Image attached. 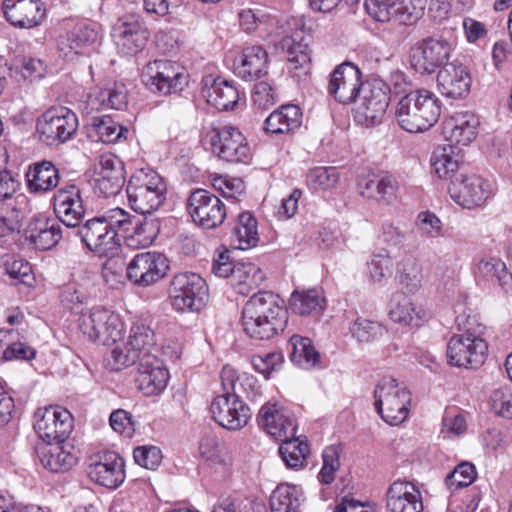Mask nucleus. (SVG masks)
<instances>
[{
  "label": "nucleus",
  "mask_w": 512,
  "mask_h": 512,
  "mask_svg": "<svg viewBox=\"0 0 512 512\" xmlns=\"http://www.w3.org/2000/svg\"><path fill=\"white\" fill-rule=\"evenodd\" d=\"M396 279L406 293H416L422 286V267L413 256H405L396 267Z\"/></svg>",
  "instance_id": "obj_43"
},
{
  "label": "nucleus",
  "mask_w": 512,
  "mask_h": 512,
  "mask_svg": "<svg viewBox=\"0 0 512 512\" xmlns=\"http://www.w3.org/2000/svg\"><path fill=\"white\" fill-rule=\"evenodd\" d=\"M265 280L262 270L250 262H237L230 282L236 293L246 296L257 289Z\"/></svg>",
  "instance_id": "obj_41"
},
{
  "label": "nucleus",
  "mask_w": 512,
  "mask_h": 512,
  "mask_svg": "<svg viewBox=\"0 0 512 512\" xmlns=\"http://www.w3.org/2000/svg\"><path fill=\"white\" fill-rule=\"evenodd\" d=\"M267 52L257 45L243 48L235 60L234 72L244 80H256L267 73Z\"/></svg>",
  "instance_id": "obj_34"
},
{
  "label": "nucleus",
  "mask_w": 512,
  "mask_h": 512,
  "mask_svg": "<svg viewBox=\"0 0 512 512\" xmlns=\"http://www.w3.org/2000/svg\"><path fill=\"white\" fill-rule=\"evenodd\" d=\"M393 266V259L386 252L373 254L368 263V271L371 279L375 282H380L382 279L390 277L392 275Z\"/></svg>",
  "instance_id": "obj_59"
},
{
  "label": "nucleus",
  "mask_w": 512,
  "mask_h": 512,
  "mask_svg": "<svg viewBox=\"0 0 512 512\" xmlns=\"http://www.w3.org/2000/svg\"><path fill=\"white\" fill-rule=\"evenodd\" d=\"M34 429L44 443L65 441L73 429V416L65 408H39L34 415Z\"/></svg>",
  "instance_id": "obj_13"
},
{
  "label": "nucleus",
  "mask_w": 512,
  "mask_h": 512,
  "mask_svg": "<svg viewBox=\"0 0 512 512\" xmlns=\"http://www.w3.org/2000/svg\"><path fill=\"white\" fill-rule=\"evenodd\" d=\"M128 92L123 83H114L99 92L98 99L100 103L111 109L122 110L128 103Z\"/></svg>",
  "instance_id": "obj_55"
},
{
  "label": "nucleus",
  "mask_w": 512,
  "mask_h": 512,
  "mask_svg": "<svg viewBox=\"0 0 512 512\" xmlns=\"http://www.w3.org/2000/svg\"><path fill=\"white\" fill-rule=\"evenodd\" d=\"M125 183L122 161L113 154H103L94 168L93 190L101 197L116 196Z\"/></svg>",
  "instance_id": "obj_18"
},
{
  "label": "nucleus",
  "mask_w": 512,
  "mask_h": 512,
  "mask_svg": "<svg viewBox=\"0 0 512 512\" xmlns=\"http://www.w3.org/2000/svg\"><path fill=\"white\" fill-rule=\"evenodd\" d=\"M493 412L501 417L512 418V385H505L495 389L489 399Z\"/></svg>",
  "instance_id": "obj_54"
},
{
  "label": "nucleus",
  "mask_w": 512,
  "mask_h": 512,
  "mask_svg": "<svg viewBox=\"0 0 512 512\" xmlns=\"http://www.w3.org/2000/svg\"><path fill=\"white\" fill-rule=\"evenodd\" d=\"M257 420L259 426L277 440L295 436L296 425L293 418L286 411L279 410L275 404L263 405Z\"/></svg>",
  "instance_id": "obj_30"
},
{
  "label": "nucleus",
  "mask_w": 512,
  "mask_h": 512,
  "mask_svg": "<svg viewBox=\"0 0 512 512\" xmlns=\"http://www.w3.org/2000/svg\"><path fill=\"white\" fill-rule=\"evenodd\" d=\"M169 299L178 312H199L208 298L205 280L196 273L184 272L173 276L168 289Z\"/></svg>",
  "instance_id": "obj_6"
},
{
  "label": "nucleus",
  "mask_w": 512,
  "mask_h": 512,
  "mask_svg": "<svg viewBox=\"0 0 512 512\" xmlns=\"http://www.w3.org/2000/svg\"><path fill=\"white\" fill-rule=\"evenodd\" d=\"M283 362V356L278 352H269L263 355H253L251 364L255 371L262 374L266 379L269 378L273 371L279 369Z\"/></svg>",
  "instance_id": "obj_62"
},
{
  "label": "nucleus",
  "mask_w": 512,
  "mask_h": 512,
  "mask_svg": "<svg viewBox=\"0 0 512 512\" xmlns=\"http://www.w3.org/2000/svg\"><path fill=\"white\" fill-rule=\"evenodd\" d=\"M302 124V112L293 104L282 105L265 120V130L271 134H289Z\"/></svg>",
  "instance_id": "obj_38"
},
{
  "label": "nucleus",
  "mask_w": 512,
  "mask_h": 512,
  "mask_svg": "<svg viewBox=\"0 0 512 512\" xmlns=\"http://www.w3.org/2000/svg\"><path fill=\"white\" fill-rule=\"evenodd\" d=\"M291 346L290 359L297 366L310 370L320 361V354L312 341L300 335H293L289 340Z\"/></svg>",
  "instance_id": "obj_45"
},
{
  "label": "nucleus",
  "mask_w": 512,
  "mask_h": 512,
  "mask_svg": "<svg viewBox=\"0 0 512 512\" xmlns=\"http://www.w3.org/2000/svg\"><path fill=\"white\" fill-rule=\"evenodd\" d=\"M130 214L121 208H113L102 216L94 217L80 224L68 233L78 237L91 251L99 255L112 254L119 244L120 230H127L131 225Z\"/></svg>",
  "instance_id": "obj_1"
},
{
  "label": "nucleus",
  "mask_w": 512,
  "mask_h": 512,
  "mask_svg": "<svg viewBox=\"0 0 512 512\" xmlns=\"http://www.w3.org/2000/svg\"><path fill=\"white\" fill-rule=\"evenodd\" d=\"M88 477L108 489L118 488L125 480L124 461L114 452H104L90 459Z\"/></svg>",
  "instance_id": "obj_21"
},
{
  "label": "nucleus",
  "mask_w": 512,
  "mask_h": 512,
  "mask_svg": "<svg viewBox=\"0 0 512 512\" xmlns=\"http://www.w3.org/2000/svg\"><path fill=\"white\" fill-rule=\"evenodd\" d=\"M25 234L36 249L49 250L62 239L63 230L57 221L41 215L34 217L29 222Z\"/></svg>",
  "instance_id": "obj_32"
},
{
  "label": "nucleus",
  "mask_w": 512,
  "mask_h": 512,
  "mask_svg": "<svg viewBox=\"0 0 512 512\" xmlns=\"http://www.w3.org/2000/svg\"><path fill=\"white\" fill-rule=\"evenodd\" d=\"M150 33L142 17L126 14L118 19L113 27V38L118 51L123 55H135L142 51Z\"/></svg>",
  "instance_id": "obj_15"
},
{
  "label": "nucleus",
  "mask_w": 512,
  "mask_h": 512,
  "mask_svg": "<svg viewBox=\"0 0 512 512\" xmlns=\"http://www.w3.org/2000/svg\"><path fill=\"white\" fill-rule=\"evenodd\" d=\"M169 269V261L160 252L136 254L127 266V277L140 287L150 286L163 278Z\"/></svg>",
  "instance_id": "obj_17"
},
{
  "label": "nucleus",
  "mask_w": 512,
  "mask_h": 512,
  "mask_svg": "<svg viewBox=\"0 0 512 512\" xmlns=\"http://www.w3.org/2000/svg\"><path fill=\"white\" fill-rule=\"evenodd\" d=\"M91 127L96 133L98 139L103 143H113L118 141L128 129L119 125L110 116H95L92 118Z\"/></svg>",
  "instance_id": "obj_51"
},
{
  "label": "nucleus",
  "mask_w": 512,
  "mask_h": 512,
  "mask_svg": "<svg viewBox=\"0 0 512 512\" xmlns=\"http://www.w3.org/2000/svg\"><path fill=\"white\" fill-rule=\"evenodd\" d=\"M22 219L23 215L19 209L0 203V237L19 231Z\"/></svg>",
  "instance_id": "obj_60"
},
{
  "label": "nucleus",
  "mask_w": 512,
  "mask_h": 512,
  "mask_svg": "<svg viewBox=\"0 0 512 512\" xmlns=\"http://www.w3.org/2000/svg\"><path fill=\"white\" fill-rule=\"evenodd\" d=\"M339 181V173L335 167H315L306 175V182L312 190H328L334 188Z\"/></svg>",
  "instance_id": "obj_53"
},
{
  "label": "nucleus",
  "mask_w": 512,
  "mask_h": 512,
  "mask_svg": "<svg viewBox=\"0 0 512 512\" xmlns=\"http://www.w3.org/2000/svg\"><path fill=\"white\" fill-rule=\"evenodd\" d=\"M325 296L320 289L295 290L289 299L291 311L297 315L319 314L325 307Z\"/></svg>",
  "instance_id": "obj_42"
},
{
  "label": "nucleus",
  "mask_w": 512,
  "mask_h": 512,
  "mask_svg": "<svg viewBox=\"0 0 512 512\" xmlns=\"http://www.w3.org/2000/svg\"><path fill=\"white\" fill-rule=\"evenodd\" d=\"M127 343L138 354L140 360L148 356H155L152 353L156 345L155 333L149 326L143 323L132 325Z\"/></svg>",
  "instance_id": "obj_47"
},
{
  "label": "nucleus",
  "mask_w": 512,
  "mask_h": 512,
  "mask_svg": "<svg viewBox=\"0 0 512 512\" xmlns=\"http://www.w3.org/2000/svg\"><path fill=\"white\" fill-rule=\"evenodd\" d=\"M417 230L427 238H437L442 233V221L431 211H422L415 222Z\"/></svg>",
  "instance_id": "obj_61"
},
{
  "label": "nucleus",
  "mask_w": 512,
  "mask_h": 512,
  "mask_svg": "<svg viewBox=\"0 0 512 512\" xmlns=\"http://www.w3.org/2000/svg\"><path fill=\"white\" fill-rule=\"evenodd\" d=\"M78 126V117L72 110L52 107L38 117L36 131L44 144L59 146L75 136Z\"/></svg>",
  "instance_id": "obj_7"
},
{
  "label": "nucleus",
  "mask_w": 512,
  "mask_h": 512,
  "mask_svg": "<svg viewBox=\"0 0 512 512\" xmlns=\"http://www.w3.org/2000/svg\"><path fill=\"white\" fill-rule=\"evenodd\" d=\"M432 171L440 179L454 180L456 171L459 168V161L455 148L452 144L438 146L434 149L430 158Z\"/></svg>",
  "instance_id": "obj_44"
},
{
  "label": "nucleus",
  "mask_w": 512,
  "mask_h": 512,
  "mask_svg": "<svg viewBox=\"0 0 512 512\" xmlns=\"http://www.w3.org/2000/svg\"><path fill=\"white\" fill-rule=\"evenodd\" d=\"M100 29L96 23H79L59 43L60 55L72 61L77 55H89L99 43Z\"/></svg>",
  "instance_id": "obj_22"
},
{
  "label": "nucleus",
  "mask_w": 512,
  "mask_h": 512,
  "mask_svg": "<svg viewBox=\"0 0 512 512\" xmlns=\"http://www.w3.org/2000/svg\"><path fill=\"white\" fill-rule=\"evenodd\" d=\"M133 457L138 465L154 470L161 463L162 453L156 446H141L134 449Z\"/></svg>",
  "instance_id": "obj_63"
},
{
  "label": "nucleus",
  "mask_w": 512,
  "mask_h": 512,
  "mask_svg": "<svg viewBox=\"0 0 512 512\" xmlns=\"http://www.w3.org/2000/svg\"><path fill=\"white\" fill-rule=\"evenodd\" d=\"M487 352V342L470 329L452 336L447 345L449 363L457 367L477 369L485 362Z\"/></svg>",
  "instance_id": "obj_10"
},
{
  "label": "nucleus",
  "mask_w": 512,
  "mask_h": 512,
  "mask_svg": "<svg viewBox=\"0 0 512 512\" xmlns=\"http://www.w3.org/2000/svg\"><path fill=\"white\" fill-rule=\"evenodd\" d=\"M233 235L237 242V248L247 250L255 247L259 241L257 221L249 212H243L233 228Z\"/></svg>",
  "instance_id": "obj_48"
},
{
  "label": "nucleus",
  "mask_w": 512,
  "mask_h": 512,
  "mask_svg": "<svg viewBox=\"0 0 512 512\" xmlns=\"http://www.w3.org/2000/svg\"><path fill=\"white\" fill-rule=\"evenodd\" d=\"M399 0H365L364 7L367 13L379 22H388L395 15Z\"/></svg>",
  "instance_id": "obj_58"
},
{
  "label": "nucleus",
  "mask_w": 512,
  "mask_h": 512,
  "mask_svg": "<svg viewBox=\"0 0 512 512\" xmlns=\"http://www.w3.org/2000/svg\"><path fill=\"white\" fill-rule=\"evenodd\" d=\"M126 192L130 207L141 215H151L166 200L164 178L152 169H138L130 177Z\"/></svg>",
  "instance_id": "obj_3"
},
{
  "label": "nucleus",
  "mask_w": 512,
  "mask_h": 512,
  "mask_svg": "<svg viewBox=\"0 0 512 512\" xmlns=\"http://www.w3.org/2000/svg\"><path fill=\"white\" fill-rule=\"evenodd\" d=\"M366 85L361 70L353 63L344 62L331 73L328 93L341 104L355 102Z\"/></svg>",
  "instance_id": "obj_16"
},
{
  "label": "nucleus",
  "mask_w": 512,
  "mask_h": 512,
  "mask_svg": "<svg viewBox=\"0 0 512 512\" xmlns=\"http://www.w3.org/2000/svg\"><path fill=\"white\" fill-rule=\"evenodd\" d=\"M79 329L89 340L102 345L115 343L121 336L123 323L113 311L94 307L79 318Z\"/></svg>",
  "instance_id": "obj_9"
},
{
  "label": "nucleus",
  "mask_w": 512,
  "mask_h": 512,
  "mask_svg": "<svg viewBox=\"0 0 512 512\" xmlns=\"http://www.w3.org/2000/svg\"><path fill=\"white\" fill-rule=\"evenodd\" d=\"M188 213L204 229H215L226 218L225 204L205 189H196L187 199Z\"/></svg>",
  "instance_id": "obj_12"
},
{
  "label": "nucleus",
  "mask_w": 512,
  "mask_h": 512,
  "mask_svg": "<svg viewBox=\"0 0 512 512\" xmlns=\"http://www.w3.org/2000/svg\"><path fill=\"white\" fill-rule=\"evenodd\" d=\"M25 176L29 191L35 194H44L54 190L60 181L58 168L47 160L31 164Z\"/></svg>",
  "instance_id": "obj_35"
},
{
  "label": "nucleus",
  "mask_w": 512,
  "mask_h": 512,
  "mask_svg": "<svg viewBox=\"0 0 512 512\" xmlns=\"http://www.w3.org/2000/svg\"><path fill=\"white\" fill-rule=\"evenodd\" d=\"M448 191L454 202L466 209L483 205L492 193L490 183L475 174L456 177Z\"/></svg>",
  "instance_id": "obj_19"
},
{
  "label": "nucleus",
  "mask_w": 512,
  "mask_h": 512,
  "mask_svg": "<svg viewBox=\"0 0 512 512\" xmlns=\"http://www.w3.org/2000/svg\"><path fill=\"white\" fill-rule=\"evenodd\" d=\"M358 185L361 195L367 199L390 204L396 198L397 183L390 175L364 178Z\"/></svg>",
  "instance_id": "obj_39"
},
{
  "label": "nucleus",
  "mask_w": 512,
  "mask_h": 512,
  "mask_svg": "<svg viewBox=\"0 0 512 512\" xmlns=\"http://www.w3.org/2000/svg\"><path fill=\"white\" fill-rule=\"evenodd\" d=\"M37 455L42 466L53 473H64L77 463L74 447L66 440L40 444Z\"/></svg>",
  "instance_id": "obj_29"
},
{
  "label": "nucleus",
  "mask_w": 512,
  "mask_h": 512,
  "mask_svg": "<svg viewBox=\"0 0 512 512\" xmlns=\"http://www.w3.org/2000/svg\"><path fill=\"white\" fill-rule=\"evenodd\" d=\"M478 272L487 281L498 283L505 292L512 289V274L507 271L505 263L500 259L481 260L478 264Z\"/></svg>",
  "instance_id": "obj_49"
},
{
  "label": "nucleus",
  "mask_w": 512,
  "mask_h": 512,
  "mask_svg": "<svg viewBox=\"0 0 512 512\" xmlns=\"http://www.w3.org/2000/svg\"><path fill=\"white\" fill-rule=\"evenodd\" d=\"M441 114L439 99L428 90L407 93L397 104L396 118L402 129L410 133L429 130Z\"/></svg>",
  "instance_id": "obj_2"
},
{
  "label": "nucleus",
  "mask_w": 512,
  "mask_h": 512,
  "mask_svg": "<svg viewBox=\"0 0 512 512\" xmlns=\"http://www.w3.org/2000/svg\"><path fill=\"white\" fill-rule=\"evenodd\" d=\"M183 68L176 62L159 59L147 63L141 74L142 83L152 92L167 95L182 89Z\"/></svg>",
  "instance_id": "obj_11"
},
{
  "label": "nucleus",
  "mask_w": 512,
  "mask_h": 512,
  "mask_svg": "<svg viewBox=\"0 0 512 512\" xmlns=\"http://www.w3.org/2000/svg\"><path fill=\"white\" fill-rule=\"evenodd\" d=\"M3 12L13 26L24 29L40 25L45 18L41 0H4Z\"/></svg>",
  "instance_id": "obj_24"
},
{
  "label": "nucleus",
  "mask_w": 512,
  "mask_h": 512,
  "mask_svg": "<svg viewBox=\"0 0 512 512\" xmlns=\"http://www.w3.org/2000/svg\"><path fill=\"white\" fill-rule=\"evenodd\" d=\"M476 470L474 465L463 462L456 466L454 470L446 477L445 483L450 490L467 487L474 482Z\"/></svg>",
  "instance_id": "obj_57"
},
{
  "label": "nucleus",
  "mask_w": 512,
  "mask_h": 512,
  "mask_svg": "<svg viewBox=\"0 0 512 512\" xmlns=\"http://www.w3.org/2000/svg\"><path fill=\"white\" fill-rule=\"evenodd\" d=\"M213 419L227 430H239L249 421V407L235 393L215 397L210 405Z\"/></svg>",
  "instance_id": "obj_20"
},
{
  "label": "nucleus",
  "mask_w": 512,
  "mask_h": 512,
  "mask_svg": "<svg viewBox=\"0 0 512 512\" xmlns=\"http://www.w3.org/2000/svg\"><path fill=\"white\" fill-rule=\"evenodd\" d=\"M202 141L222 161L247 164L251 160L246 138L238 128L231 125L209 127Z\"/></svg>",
  "instance_id": "obj_4"
},
{
  "label": "nucleus",
  "mask_w": 512,
  "mask_h": 512,
  "mask_svg": "<svg viewBox=\"0 0 512 512\" xmlns=\"http://www.w3.org/2000/svg\"><path fill=\"white\" fill-rule=\"evenodd\" d=\"M110 426L112 429L124 435L127 438H131L135 433V422L132 419L130 413L123 409L115 410L111 413L110 418Z\"/></svg>",
  "instance_id": "obj_64"
},
{
  "label": "nucleus",
  "mask_w": 512,
  "mask_h": 512,
  "mask_svg": "<svg viewBox=\"0 0 512 512\" xmlns=\"http://www.w3.org/2000/svg\"><path fill=\"white\" fill-rule=\"evenodd\" d=\"M387 509L391 512H422L419 490L408 481H395L387 491Z\"/></svg>",
  "instance_id": "obj_31"
},
{
  "label": "nucleus",
  "mask_w": 512,
  "mask_h": 512,
  "mask_svg": "<svg viewBox=\"0 0 512 512\" xmlns=\"http://www.w3.org/2000/svg\"><path fill=\"white\" fill-rule=\"evenodd\" d=\"M305 497L301 487L282 483L272 492L269 504L271 512H300Z\"/></svg>",
  "instance_id": "obj_40"
},
{
  "label": "nucleus",
  "mask_w": 512,
  "mask_h": 512,
  "mask_svg": "<svg viewBox=\"0 0 512 512\" xmlns=\"http://www.w3.org/2000/svg\"><path fill=\"white\" fill-rule=\"evenodd\" d=\"M131 225L127 230H120L125 239V244L133 249L146 248L153 244L160 231V225L156 219L144 218L143 220L130 215Z\"/></svg>",
  "instance_id": "obj_37"
},
{
  "label": "nucleus",
  "mask_w": 512,
  "mask_h": 512,
  "mask_svg": "<svg viewBox=\"0 0 512 512\" xmlns=\"http://www.w3.org/2000/svg\"><path fill=\"white\" fill-rule=\"evenodd\" d=\"M273 319V324L279 322V317L288 319V313L283 306V300L270 291H258L245 303L241 319Z\"/></svg>",
  "instance_id": "obj_26"
},
{
  "label": "nucleus",
  "mask_w": 512,
  "mask_h": 512,
  "mask_svg": "<svg viewBox=\"0 0 512 512\" xmlns=\"http://www.w3.org/2000/svg\"><path fill=\"white\" fill-rule=\"evenodd\" d=\"M390 96L382 82H366L356 99L355 119L365 126L380 122L389 105Z\"/></svg>",
  "instance_id": "obj_14"
},
{
  "label": "nucleus",
  "mask_w": 512,
  "mask_h": 512,
  "mask_svg": "<svg viewBox=\"0 0 512 512\" xmlns=\"http://www.w3.org/2000/svg\"><path fill=\"white\" fill-rule=\"evenodd\" d=\"M374 397L375 409L386 423L399 425L407 419L411 395L395 378L383 377L374 390Z\"/></svg>",
  "instance_id": "obj_5"
},
{
  "label": "nucleus",
  "mask_w": 512,
  "mask_h": 512,
  "mask_svg": "<svg viewBox=\"0 0 512 512\" xmlns=\"http://www.w3.org/2000/svg\"><path fill=\"white\" fill-rule=\"evenodd\" d=\"M279 447V454L286 466L291 469H300L306 462L309 452L308 444L298 438H283Z\"/></svg>",
  "instance_id": "obj_50"
},
{
  "label": "nucleus",
  "mask_w": 512,
  "mask_h": 512,
  "mask_svg": "<svg viewBox=\"0 0 512 512\" xmlns=\"http://www.w3.org/2000/svg\"><path fill=\"white\" fill-rule=\"evenodd\" d=\"M273 319L261 317L260 319H242V325L245 333L256 340H269L281 332L287 326L288 319L279 317V322L273 324Z\"/></svg>",
  "instance_id": "obj_46"
},
{
  "label": "nucleus",
  "mask_w": 512,
  "mask_h": 512,
  "mask_svg": "<svg viewBox=\"0 0 512 512\" xmlns=\"http://www.w3.org/2000/svg\"><path fill=\"white\" fill-rule=\"evenodd\" d=\"M452 52L451 43L439 36H429L415 43L409 51L411 67L420 74H432L448 65Z\"/></svg>",
  "instance_id": "obj_8"
},
{
  "label": "nucleus",
  "mask_w": 512,
  "mask_h": 512,
  "mask_svg": "<svg viewBox=\"0 0 512 512\" xmlns=\"http://www.w3.org/2000/svg\"><path fill=\"white\" fill-rule=\"evenodd\" d=\"M53 207L57 219L67 228L74 230L85 216L81 189L74 184L59 188L53 196Z\"/></svg>",
  "instance_id": "obj_23"
},
{
  "label": "nucleus",
  "mask_w": 512,
  "mask_h": 512,
  "mask_svg": "<svg viewBox=\"0 0 512 512\" xmlns=\"http://www.w3.org/2000/svg\"><path fill=\"white\" fill-rule=\"evenodd\" d=\"M478 117L471 111H459L445 118L442 122V134L452 145L466 146L477 135Z\"/></svg>",
  "instance_id": "obj_27"
},
{
  "label": "nucleus",
  "mask_w": 512,
  "mask_h": 512,
  "mask_svg": "<svg viewBox=\"0 0 512 512\" xmlns=\"http://www.w3.org/2000/svg\"><path fill=\"white\" fill-rule=\"evenodd\" d=\"M389 316L395 323L416 328L428 319V313L422 305L414 303L409 297L400 293L393 296Z\"/></svg>",
  "instance_id": "obj_36"
},
{
  "label": "nucleus",
  "mask_w": 512,
  "mask_h": 512,
  "mask_svg": "<svg viewBox=\"0 0 512 512\" xmlns=\"http://www.w3.org/2000/svg\"><path fill=\"white\" fill-rule=\"evenodd\" d=\"M202 93L207 103L219 111L233 109L239 101V91L233 82L221 77H206Z\"/></svg>",
  "instance_id": "obj_33"
},
{
  "label": "nucleus",
  "mask_w": 512,
  "mask_h": 512,
  "mask_svg": "<svg viewBox=\"0 0 512 512\" xmlns=\"http://www.w3.org/2000/svg\"><path fill=\"white\" fill-rule=\"evenodd\" d=\"M168 379L169 372L158 357L148 356L140 360L136 384L144 395L161 393L166 388Z\"/></svg>",
  "instance_id": "obj_28"
},
{
  "label": "nucleus",
  "mask_w": 512,
  "mask_h": 512,
  "mask_svg": "<svg viewBox=\"0 0 512 512\" xmlns=\"http://www.w3.org/2000/svg\"><path fill=\"white\" fill-rule=\"evenodd\" d=\"M424 7L425 0H399L393 19L404 25L412 24L422 16Z\"/></svg>",
  "instance_id": "obj_56"
},
{
  "label": "nucleus",
  "mask_w": 512,
  "mask_h": 512,
  "mask_svg": "<svg viewBox=\"0 0 512 512\" xmlns=\"http://www.w3.org/2000/svg\"><path fill=\"white\" fill-rule=\"evenodd\" d=\"M472 78L469 69L461 63L445 65L437 75L438 91L446 98H464L470 92Z\"/></svg>",
  "instance_id": "obj_25"
},
{
  "label": "nucleus",
  "mask_w": 512,
  "mask_h": 512,
  "mask_svg": "<svg viewBox=\"0 0 512 512\" xmlns=\"http://www.w3.org/2000/svg\"><path fill=\"white\" fill-rule=\"evenodd\" d=\"M349 331L354 339L360 343H370L379 339L383 333V326L363 317H357L349 326Z\"/></svg>",
  "instance_id": "obj_52"
}]
</instances>
